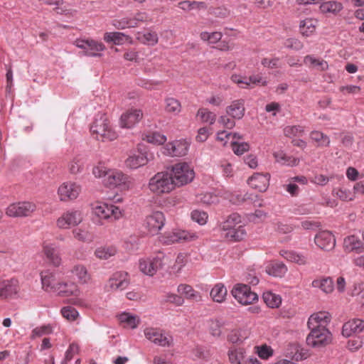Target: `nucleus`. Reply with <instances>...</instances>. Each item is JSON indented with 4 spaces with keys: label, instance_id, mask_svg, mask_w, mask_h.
<instances>
[{
    "label": "nucleus",
    "instance_id": "obj_1",
    "mask_svg": "<svg viewBox=\"0 0 364 364\" xmlns=\"http://www.w3.org/2000/svg\"><path fill=\"white\" fill-rule=\"evenodd\" d=\"M90 131L96 134V138L102 141H112L117 138V134L109 125V122L105 114H100L97 117L90 127Z\"/></svg>",
    "mask_w": 364,
    "mask_h": 364
},
{
    "label": "nucleus",
    "instance_id": "obj_2",
    "mask_svg": "<svg viewBox=\"0 0 364 364\" xmlns=\"http://www.w3.org/2000/svg\"><path fill=\"white\" fill-rule=\"evenodd\" d=\"M149 187L152 192L156 194L169 193L176 188L168 171L156 173L150 179Z\"/></svg>",
    "mask_w": 364,
    "mask_h": 364
},
{
    "label": "nucleus",
    "instance_id": "obj_3",
    "mask_svg": "<svg viewBox=\"0 0 364 364\" xmlns=\"http://www.w3.org/2000/svg\"><path fill=\"white\" fill-rule=\"evenodd\" d=\"M311 332L306 337V343L314 348H321L329 344L332 335L326 326L309 327Z\"/></svg>",
    "mask_w": 364,
    "mask_h": 364
},
{
    "label": "nucleus",
    "instance_id": "obj_4",
    "mask_svg": "<svg viewBox=\"0 0 364 364\" xmlns=\"http://www.w3.org/2000/svg\"><path fill=\"white\" fill-rule=\"evenodd\" d=\"M169 174L175 183V186H181L193 181L195 173L186 163L177 164L171 167Z\"/></svg>",
    "mask_w": 364,
    "mask_h": 364
},
{
    "label": "nucleus",
    "instance_id": "obj_5",
    "mask_svg": "<svg viewBox=\"0 0 364 364\" xmlns=\"http://www.w3.org/2000/svg\"><path fill=\"white\" fill-rule=\"evenodd\" d=\"M231 292L235 299L242 305L251 304L258 300L257 294L247 284H237Z\"/></svg>",
    "mask_w": 364,
    "mask_h": 364
},
{
    "label": "nucleus",
    "instance_id": "obj_6",
    "mask_svg": "<svg viewBox=\"0 0 364 364\" xmlns=\"http://www.w3.org/2000/svg\"><path fill=\"white\" fill-rule=\"evenodd\" d=\"M164 255L159 252L156 257L139 260V267L140 270L145 274L153 276L158 269L164 265L163 259Z\"/></svg>",
    "mask_w": 364,
    "mask_h": 364
},
{
    "label": "nucleus",
    "instance_id": "obj_7",
    "mask_svg": "<svg viewBox=\"0 0 364 364\" xmlns=\"http://www.w3.org/2000/svg\"><path fill=\"white\" fill-rule=\"evenodd\" d=\"M36 209V205L29 202H21L11 204L6 209V215L9 217H27Z\"/></svg>",
    "mask_w": 364,
    "mask_h": 364
},
{
    "label": "nucleus",
    "instance_id": "obj_8",
    "mask_svg": "<svg viewBox=\"0 0 364 364\" xmlns=\"http://www.w3.org/2000/svg\"><path fill=\"white\" fill-rule=\"evenodd\" d=\"M18 281L16 279H4L0 277V299L14 298L19 291Z\"/></svg>",
    "mask_w": 364,
    "mask_h": 364
},
{
    "label": "nucleus",
    "instance_id": "obj_9",
    "mask_svg": "<svg viewBox=\"0 0 364 364\" xmlns=\"http://www.w3.org/2000/svg\"><path fill=\"white\" fill-rule=\"evenodd\" d=\"M146 226L151 235L157 234L165 224V216L161 211H154L146 216Z\"/></svg>",
    "mask_w": 364,
    "mask_h": 364
},
{
    "label": "nucleus",
    "instance_id": "obj_10",
    "mask_svg": "<svg viewBox=\"0 0 364 364\" xmlns=\"http://www.w3.org/2000/svg\"><path fill=\"white\" fill-rule=\"evenodd\" d=\"M75 45L84 50L85 55L92 57L100 56L101 54L98 52L105 49L103 43L92 40H77Z\"/></svg>",
    "mask_w": 364,
    "mask_h": 364
},
{
    "label": "nucleus",
    "instance_id": "obj_11",
    "mask_svg": "<svg viewBox=\"0 0 364 364\" xmlns=\"http://www.w3.org/2000/svg\"><path fill=\"white\" fill-rule=\"evenodd\" d=\"M82 220V214L79 210H70L65 213L57 220V225L60 228L67 229L70 225H77Z\"/></svg>",
    "mask_w": 364,
    "mask_h": 364
},
{
    "label": "nucleus",
    "instance_id": "obj_12",
    "mask_svg": "<svg viewBox=\"0 0 364 364\" xmlns=\"http://www.w3.org/2000/svg\"><path fill=\"white\" fill-rule=\"evenodd\" d=\"M81 188L75 183H64L58 188V195L60 200L67 201L77 198Z\"/></svg>",
    "mask_w": 364,
    "mask_h": 364
},
{
    "label": "nucleus",
    "instance_id": "obj_13",
    "mask_svg": "<svg viewBox=\"0 0 364 364\" xmlns=\"http://www.w3.org/2000/svg\"><path fill=\"white\" fill-rule=\"evenodd\" d=\"M189 144L184 140H176L166 145L165 154L171 156L181 157L187 154Z\"/></svg>",
    "mask_w": 364,
    "mask_h": 364
},
{
    "label": "nucleus",
    "instance_id": "obj_14",
    "mask_svg": "<svg viewBox=\"0 0 364 364\" xmlns=\"http://www.w3.org/2000/svg\"><path fill=\"white\" fill-rule=\"evenodd\" d=\"M130 283L129 277L126 272L114 273L108 281V285L112 290H124Z\"/></svg>",
    "mask_w": 364,
    "mask_h": 364
},
{
    "label": "nucleus",
    "instance_id": "obj_15",
    "mask_svg": "<svg viewBox=\"0 0 364 364\" xmlns=\"http://www.w3.org/2000/svg\"><path fill=\"white\" fill-rule=\"evenodd\" d=\"M316 245L321 250L330 251L336 245V240L332 233L329 231H321L314 238Z\"/></svg>",
    "mask_w": 364,
    "mask_h": 364
},
{
    "label": "nucleus",
    "instance_id": "obj_16",
    "mask_svg": "<svg viewBox=\"0 0 364 364\" xmlns=\"http://www.w3.org/2000/svg\"><path fill=\"white\" fill-rule=\"evenodd\" d=\"M270 174L256 173L248 179V184L259 192H264L269 185Z\"/></svg>",
    "mask_w": 364,
    "mask_h": 364
},
{
    "label": "nucleus",
    "instance_id": "obj_17",
    "mask_svg": "<svg viewBox=\"0 0 364 364\" xmlns=\"http://www.w3.org/2000/svg\"><path fill=\"white\" fill-rule=\"evenodd\" d=\"M142 116L143 114L140 109H129L122 114L120 118V125L123 128H131L139 122L142 118Z\"/></svg>",
    "mask_w": 364,
    "mask_h": 364
},
{
    "label": "nucleus",
    "instance_id": "obj_18",
    "mask_svg": "<svg viewBox=\"0 0 364 364\" xmlns=\"http://www.w3.org/2000/svg\"><path fill=\"white\" fill-rule=\"evenodd\" d=\"M364 330V321L355 318L345 323L342 328V335L345 337H350L358 334Z\"/></svg>",
    "mask_w": 364,
    "mask_h": 364
},
{
    "label": "nucleus",
    "instance_id": "obj_19",
    "mask_svg": "<svg viewBox=\"0 0 364 364\" xmlns=\"http://www.w3.org/2000/svg\"><path fill=\"white\" fill-rule=\"evenodd\" d=\"M107 173L108 176L105 178L104 182L109 188L124 185L127 181L128 177L121 171L110 170Z\"/></svg>",
    "mask_w": 364,
    "mask_h": 364
},
{
    "label": "nucleus",
    "instance_id": "obj_20",
    "mask_svg": "<svg viewBox=\"0 0 364 364\" xmlns=\"http://www.w3.org/2000/svg\"><path fill=\"white\" fill-rule=\"evenodd\" d=\"M343 248L347 252L361 253L364 251V245L357 236L352 235L344 238Z\"/></svg>",
    "mask_w": 364,
    "mask_h": 364
},
{
    "label": "nucleus",
    "instance_id": "obj_21",
    "mask_svg": "<svg viewBox=\"0 0 364 364\" xmlns=\"http://www.w3.org/2000/svg\"><path fill=\"white\" fill-rule=\"evenodd\" d=\"M144 335L147 339L161 346H169V340L167 336L161 333L160 331L153 328H146Z\"/></svg>",
    "mask_w": 364,
    "mask_h": 364
},
{
    "label": "nucleus",
    "instance_id": "obj_22",
    "mask_svg": "<svg viewBox=\"0 0 364 364\" xmlns=\"http://www.w3.org/2000/svg\"><path fill=\"white\" fill-rule=\"evenodd\" d=\"M245 107L244 100H236L226 107V113L231 117L240 119L245 115Z\"/></svg>",
    "mask_w": 364,
    "mask_h": 364
},
{
    "label": "nucleus",
    "instance_id": "obj_23",
    "mask_svg": "<svg viewBox=\"0 0 364 364\" xmlns=\"http://www.w3.org/2000/svg\"><path fill=\"white\" fill-rule=\"evenodd\" d=\"M41 282L43 289L47 291L56 292L58 287V282L55 278V274L48 270L43 271L41 273Z\"/></svg>",
    "mask_w": 364,
    "mask_h": 364
},
{
    "label": "nucleus",
    "instance_id": "obj_24",
    "mask_svg": "<svg viewBox=\"0 0 364 364\" xmlns=\"http://www.w3.org/2000/svg\"><path fill=\"white\" fill-rule=\"evenodd\" d=\"M56 292L60 296H69L71 295L78 296L80 291L77 286L75 283L60 282L58 283Z\"/></svg>",
    "mask_w": 364,
    "mask_h": 364
},
{
    "label": "nucleus",
    "instance_id": "obj_25",
    "mask_svg": "<svg viewBox=\"0 0 364 364\" xmlns=\"http://www.w3.org/2000/svg\"><path fill=\"white\" fill-rule=\"evenodd\" d=\"M330 321L331 316L328 312H318L309 317L307 325L308 327H317L320 325L326 326Z\"/></svg>",
    "mask_w": 364,
    "mask_h": 364
},
{
    "label": "nucleus",
    "instance_id": "obj_26",
    "mask_svg": "<svg viewBox=\"0 0 364 364\" xmlns=\"http://www.w3.org/2000/svg\"><path fill=\"white\" fill-rule=\"evenodd\" d=\"M148 155L146 152H139L138 154L129 156L126 160V165L131 168H137L145 165L148 162Z\"/></svg>",
    "mask_w": 364,
    "mask_h": 364
},
{
    "label": "nucleus",
    "instance_id": "obj_27",
    "mask_svg": "<svg viewBox=\"0 0 364 364\" xmlns=\"http://www.w3.org/2000/svg\"><path fill=\"white\" fill-rule=\"evenodd\" d=\"M311 285L314 288L320 289L326 294L331 293L334 289L333 281L329 277L314 279Z\"/></svg>",
    "mask_w": 364,
    "mask_h": 364
},
{
    "label": "nucleus",
    "instance_id": "obj_28",
    "mask_svg": "<svg viewBox=\"0 0 364 364\" xmlns=\"http://www.w3.org/2000/svg\"><path fill=\"white\" fill-rule=\"evenodd\" d=\"M43 252L46 258L50 263L55 267L60 265L61 259L59 256L58 251L53 244H45L43 245Z\"/></svg>",
    "mask_w": 364,
    "mask_h": 364
},
{
    "label": "nucleus",
    "instance_id": "obj_29",
    "mask_svg": "<svg viewBox=\"0 0 364 364\" xmlns=\"http://www.w3.org/2000/svg\"><path fill=\"white\" fill-rule=\"evenodd\" d=\"M287 272V267L282 262H273L266 267V272L271 276L282 277Z\"/></svg>",
    "mask_w": 364,
    "mask_h": 364
},
{
    "label": "nucleus",
    "instance_id": "obj_30",
    "mask_svg": "<svg viewBox=\"0 0 364 364\" xmlns=\"http://www.w3.org/2000/svg\"><path fill=\"white\" fill-rule=\"evenodd\" d=\"M225 231V237L232 242L240 241L243 240L246 235V230L242 225L228 229Z\"/></svg>",
    "mask_w": 364,
    "mask_h": 364
},
{
    "label": "nucleus",
    "instance_id": "obj_31",
    "mask_svg": "<svg viewBox=\"0 0 364 364\" xmlns=\"http://www.w3.org/2000/svg\"><path fill=\"white\" fill-rule=\"evenodd\" d=\"M245 350L242 348L232 347L228 350V357L232 364H242Z\"/></svg>",
    "mask_w": 364,
    "mask_h": 364
},
{
    "label": "nucleus",
    "instance_id": "obj_32",
    "mask_svg": "<svg viewBox=\"0 0 364 364\" xmlns=\"http://www.w3.org/2000/svg\"><path fill=\"white\" fill-rule=\"evenodd\" d=\"M319 8L322 13L336 14L343 9V5L340 1H323Z\"/></svg>",
    "mask_w": 364,
    "mask_h": 364
},
{
    "label": "nucleus",
    "instance_id": "obj_33",
    "mask_svg": "<svg viewBox=\"0 0 364 364\" xmlns=\"http://www.w3.org/2000/svg\"><path fill=\"white\" fill-rule=\"evenodd\" d=\"M178 291L180 294L185 295V296L188 299H193L197 301L201 299L199 292L196 291L190 285L180 284L178 287Z\"/></svg>",
    "mask_w": 364,
    "mask_h": 364
},
{
    "label": "nucleus",
    "instance_id": "obj_34",
    "mask_svg": "<svg viewBox=\"0 0 364 364\" xmlns=\"http://www.w3.org/2000/svg\"><path fill=\"white\" fill-rule=\"evenodd\" d=\"M119 319L122 323L124 324V327L135 328L138 326L140 320L138 316H132L128 313L122 314Z\"/></svg>",
    "mask_w": 364,
    "mask_h": 364
},
{
    "label": "nucleus",
    "instance_id": "obj_35",
    "mask_svg": "<svg viewBox=\"0 0 364 364\" xmlns=\"http://www.w3.org/2000/svg\"><path fill=\"white\" fill-rule=\"evenodd\" d=\"M112 208V205L103 203L97 205L94 208V212L97 217L103 219H108L112 218V214H113L114 210Z\"/></svg>",
    "mask_w": 364,
    "mask_h": 364
},
{
    "label": "nucleus",
    "instance_id": "obj_36",
    "mask_svg": "<svg viewBox=\"0 0 364 364\" xmlns=\"http://www.w3.org/2000/svg\"><path fill=\"white\" fill-rule=\"evenodd\" d=\"M226 294L227 289L224 285L221 284H217L215 285L210 291V296L213 301L218 303H221L224 301Z\"/></svg>",
    "mask_w": 364,
    "mask_h": 364
},
{
    "label": "nucleus",
    "instance_id": "obj_37",
    "mask_svg": "<svg viewBox=\"0 0 364 364\" xmlns=\"http://www.w3.org/2000/svg\"><path fill=\"white\" fill-rule=\"evenodd\" d=\"M85 164L84 158L80 156L74 157L68 164V169L70 173L77 174L81 173Z\"/></svg>",
    "mask_w": 364,
    "mask_h": 364
},
{
    "label": "nucleus",
    "instance_id": "obj_38",
    "mask_svg": "<svg viewBox=\"0 0 364 364\" xmlns=\"http://www.w3.org/2000/svg\"><path fill=\"white\" fill-rule=\"evenodd\" d=\"M130 38L121 32L105 33L104 40L106 42H113L114 44H121L128 41Z\"/></svg>",
    "mask_w": 364,
    "mask_h": 364
},
{
    "label": "nucleus",
    "instance_id": "obj_39",
    "mask_svg": "<svg viewBox=\"0 0 364 364\" xmlns=\"http://www.w3.org/2000/svg\"><path fill=\"white\" fill-rule=\"evenodd\" d=\"M304 62L306 65H309L318 70L323 71L328 69V63L323 60L316 59L312 55H306L304 58Z\"/></svg>",
    "mask_w": 364,
    "mask_h": 364
},
{
    "label": "nucleus",
    "instance_id": "obj_40",
    "mask_svg": "<svg viewBox=\"0 0 364 364\" xmlns=\"http://www.w3.org/2000/svg\"><path fill=\"white\" fill-rule=\"evenodd\" d=\"M264 303L270 308H277L282 302L281 297L270 291L264 292L262 295Z\"/></svg>",
    "mask_w": 364,
    "mask_h": 364
},
{
    "label": "nucleus",
    "instance_id": "obj_41",
    "mask_svg": "<svg viewBox=\"0 0 364 364\" xmlns=\"http://www.w3.org/2000/svg\"><path fill=\"white\" fill-rule=\"evenodd\" d=\"M274 156L277 162L286 164L288 166H296L299 163V160L292 156H289L283 151H278L274 153Z\"/></svg>",
    "mask_w": 364,
    "mask_h": 364
},
{
    "label": "nucleus",
    "instance_id": "obj_42",
    "mask_svg": "<svg viewBox=\"0 0 364 364\" xmlns=\"http://www.w3.org/2000/svg\"><path fill=\"white\" fill-rule=\"evenodd\" d=\"M247 338V333L242 330H232L228 335V341L232 343H241Z\"/></svg>",
    "mask_w": 364,
    "mask_h": 364
},
{
    "label": "nucleus",
    "instance_id": "obj_43",
    "mask_svg": "<svg viewBox=\"0 0 364 364\" xmlns=\"http://www.w3.org/2000/svg\"><path fill=\"white\" fill-rule=\"evenodd\" d=\"M136 38L142 43L154 46L158 42V36L155 32L138 33Z\"/></svg>",
    "mask_w": 364,
    "mask_h": 364
},
{
    "label": "nucleus",
    "instance_id": "obj_44",
    "mask_svg": "<svg viewBox=\"0 0 364 364\" xmlns=\"http://www.w3.org/2000/svg\"><path fill=\"white\" fill-rule=\"evenodd\" d=\"M241 222L240 216L238 213H234L230 215L228 218L221 224V229L227 230L235 228V225Z\"/></svg>",
    "mask_w": 364,
    "mask_h": 364
},
{
    "label": "nucleus",
    "instance_id": "obj_45",
    "mask_svg": "<svg viewBox=\"0 0 364 364\" xmlns=\"http://www.w3.org/2000/svg\"><path fill=\"white\" fill-rule=\"evenodd\" d=\"M300 32L302 36L308 37L315 31V26L313 24L312 20L306 19L301 21L299 25Z\"/></svg>",
    "mask_w": 364,
    "mask_h": 364
},
{
    "label": "nucleus",
    "instance_id": "obj_46",
    "mask_svg": "<svg viewBox=\"0 0 364 364\" xmlns=\"http://www.w3.org/2000/svg\"><path fill=\"white\" fill-rule=\"evenodd\" d=\"M116 250L113 247H103L97 249L95 255L97 257L102 259H107L110 257L114 255Z\"/></svg>",
    "mask_w": 364,
    "mask_h": 364
},
{
    "label": "nucleus",
    "instance_id": "obj_47",
    "mask_svg": "<svg viewBox=\"0 0 364 364\" xmlns=\"http://www.w3.org/2000/svg\"><path fill=\"white\" fill-rule=\"evenodd\" d=\"M311 139L318 142L321 146H328L330 145L329 137L318 131H313L310 134Z\"/></svg>",
    "mask_w": 364,
    "mask_h": 364
},
{
    "label": "nucleus",
    "instance_id": "obj_48",
    "mask_svg": "<svg viewBox=\"0 0 364 364\" xmlns=\"http://www.w3.org/2000/svg\"><path fill=\"white\" fill-rule=\"evenodd\" d=\"M197 115L200 117L203 122H209L210 124H214L216 119V115L205 108L199 109Z\"/></svg>",
    "mask_w": 364,
    "mask_h": 364
},
{
    "label": "nucleus",
    "instance_id": "obj_49",
    "mask_svg": "<svg viewBox=\"0 0 364 364\" xmlns=\"http://www.w3.org/2000/svg\"><path fill=\"white\" fill-rule=\"evenodd\" d=\"M166 111L170 113H178L181 111V103L176 99L169 97L166 100Z\"/></svg>",
    "mask_w": 364,
    "mask_h": 364
},
{
    "label": "nucleus",
    "instance_id": "obj_50",
    "mask_svg": "<svg viewBox=\"0 0 364 364\" xmlns=\"http://www.w3.org/2000/svg\"><path fill=\"white\" fill-rule=\"evenodd\" d=\"M200 36L203 41H208L209 43L214 44L220 41L223 35L220 32H202Z\"/></svg>",
    "mask_w": 364,
    "mask_h": 364
},
{
    "label": "nucleus",
    "instance_id": "obj_51",
    "mask_svg": "<svg viewBox=\"0 0 364 364\" xmlns=\"http://www.w3.org/2000/svg\"><path fill=\"white\" fill-rule=\"evenodd\" d=\"M73 274L75 275L80 282L85 283L89 279L86 268L82 265H76L72 270Z\"/></svg>",
    "mask_w": 364,
    "mask_h": 364
},
{
    "label": "nucleus",
    "instance_id": "obj_52",
    "mask_svg": "<svg viewBox=\"0 0 364 364\" xmlns=\"http://www.w3.org/2000/svg\"><path fill=\"white\" fill-rule=\"evenodd\" d=\"M284 257L299 264H305L307 262L306 257L294 252H285Z\"/></svg>",
    "mask_w": 364,
    "mask_h": 364
},
{
    "label": "nucleus",
    "instance_id": "obj_53",
    "mask_svg": "<svg viewBox=\"0 0 364 364\" xmlns=\"http://www.w3.org/2000/svg\"><path fill=\"white\" fill-rule=\"evenodd\" d=\"M231 146L236 155H242L250 149V144L247 142L239 143L236 141H232Z\"/></svg>",
    "mask_w": 364,
    "mask_h": 364
},
{
    "label": "nucleus",
    "instance_id": "obj_54",
    "mask_svg": "<svg viewBox=\"0 0 364 364\" xmlns=\"http://www.w3.org/2000/svg\"><path fill=\"white\" fill-rule=\"evenodd\" d=\"M146 141L156 144H163L166 141V137L159 132H153L146 136Z\"/></svg>",
    "mask_w": 364,
    "mask_h": 364
},
{
    "label": "nucleus",
    "instance_id": "obj_55",
    "mask_svg": "<svg viewBox=\"0 0 364 364\" xmlns=\"http://www.w3.org/2000/svg\"><path fill=\"white\" fill-rule=\"evenodd\" d=\"M191 218L198 224L204 225L207 222L208 214L204 211L195 210L191 213Z\"/></svg>",
    "mask_w": 364,
    "mask_h": 364
},
{
    "label": "nucleus",
    "instance_id": "obj_56",
    "mask_svg": "<svg viewBox=\"0 0 364 364\" xmlns=\"http://www.w3.org/2000/svg\"><path fill=\"white\" fill-rule=\"evenodd\" d=\"M62 315L69 321H74L78 316L77 310L71 306L63 307L61 310Z\"/></svg>",
    "mask_w": 364,
    "mask_h": 364
},
{
    "label": "nucleus",
    "instance_id": "obj_57",
    "mask_svg": "<svg viewBox=\"0 0 364 364\" xmlns=\"http://www.w3.org/2000/svg\"><path fill=\"white\" fill-rule=\"evenodd\" d=\"M284 45L287 48L292 49L294 50H299L303 48V43L295 38H290L287 39Z\"/></svg>",
    "mask_w": 364,
    "mask_h": 364
},
{
    "label": "nucleus",
    "instance_id": "obj_58",
    "mask_svg": "<svg viewBox=\"0 0 364 364\" xmlns=\"http://www.w3.org/2000/svg\"><path fill=\"white\" fill-rule=\"evenodd\" d=\"M49 5L55 6L53 9L57 14H68L70 9L67 8L66 1H48Z\"/></svg>",
    "mask_w": 364,
    "mask_h": 364
},
{
    "label": "nucleus",
    "instance_id": "obj_59",
    "mask_svg": "<svg viewBox=\"0 0 364 364\" xmlns=\"http://www.w3.org/2000/svg\"><path fill=\"white\" fill-rule=\"evenodd\" d=\"M336 191V195L338 198L343 201L352 200L354 198V195L348 190L346 188H339L338 190H333V193Z\"/></svg>",
    "mask_w": 364,
    "mask_h": 364
},
{
    "label": "nucleus",
    "instance_id": "obj_60",
    "mask_svg": "<svg viewBox=\"0 0 364 364\" xmlns=\"http://www.w3.org/2000/svg\"><path fill=\"white\" fill-rule=\"evenodd\" d=\"M52 333V327L50 325L42 326L36 327L32 331L33 337H40L43 335L50 334Z\"/></svg>",
    "mask_w": 364,
    "mask_h": 364
},
{
    "label": "nucleus",
    "instance_id": "obj_61",
    "mask_svg": "<svg viewBox=\"0 0 364 364\" xmlns=\"http://www.w3.org/2000/svg\"><path fill=\"white\" fill-rule=\"evenodd\" d=\"M209 13L218 18H225L229 15V11L223 6L210 8Z\"/></svg>",
    "mask_w": 364,
    "mask_h": 364
},
{
    "label": "nucleus",
    "instance_id": "obj_62",
    "mask_svg": "<svg viewBox=\"0 0 364 364\" xmlns=\"http://www.w3.org/2000/svg\"><path fill=\"white\" fill-rule=\"evenodd\" d=\"M110 170L107 169L102 164H99L97 166L94 167L92 170V173L95 177H105V178L107 177V173Z\"/></svg>",
    "mask_w": 364,
    "mask_h": 364
},
{
    "label": "nucleus",
    "instance_id": "obj_63",
    "mask_svg": "<svg viewBox=\"0 0 364 364\" xmlns=\"http://www.w3.org/2000/svg\"><path fill=\"white\" fill-rule=\"evenodd\" d=\"M301 132H303V129L300 126H288L284 129V135L288 137L299 135Z\"/></svg>",
    "mask_w": 364,
    "mask_h": 364
},
{
    "label": "nucleus",
    "instance_id": "obj_64",
    "mask_svg": "<svg viewBox=\"0 0 364 364\" xmlns=\"http://www.w3.org/2000/svg\"><path fill=\"white\" fill-rule=\"evenodd\" d=\"M80 348L77 344L71 343L65 353V360L66 362L70 361L73 358L74 355L79 353Z\"/></svg>",
    "mask_w": 364,
    "mask_h": 364
}]
</instances>
